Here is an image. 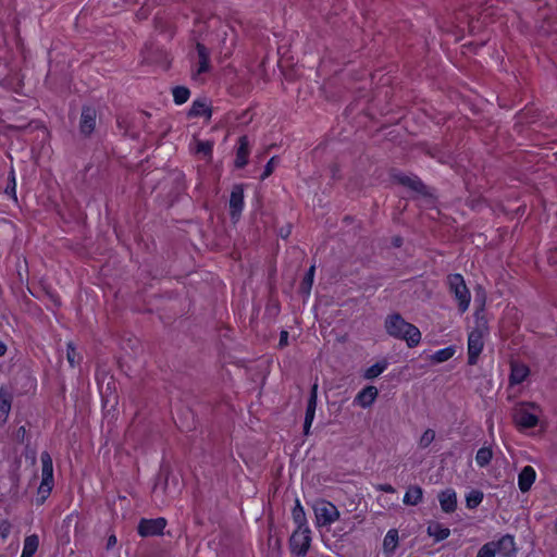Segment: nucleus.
I'll use <instances>...</instances> for the list:
<instances>
[{"instance_id": "31", "label": "nucleus", "mask_w": 557, "mask_h": 557, "mask_svg": "<svg viewBox=\"0 0 557 557\" xmlns=\"http://www.w3.org/2000/svg\"><path fill=\"white\" fill-rule=\"evenodd\" d=\"M483 497H484V495L481 491L472 490L466 496V506L469 509H474L482 503Z\"/></svg>"}, {"instance_id": "3", "label": "nucleus", "mask_w": 557, "mask_h": 557, "mask_svg": "<svg viewBox=\"0 0 557 557\" xmlns=\"http://www.w3.org/2000/svg\"><path fill=\"white\" fill-rule=\"evenodd\" d=\"M449 292L454 294L458 302V309L461 313L466 312L471 301V294L466 285L463 276L459 273L449 274L447 276Z\"/></svg>"}, {"instance_id": "52", "label": "nucleus", "mask_w": 557, "mask_h": 557, "mask_svg": "<svg viewBox=\"0 0 557 557\" xmlns=\"http://www.w3.org/2000/svg\"><path fill=\"white\" fill-rule=\"evenodd\" d=\"M555 528H556V531H557V521H556V525H555Z\"/></svg>"}, {"instance_id": "38", "label": "nucleus", "mask_w": 557, "mask_h": 557, "mask_svg": "<svg viewBox=\"0 0 557 557\" xmlns=\"http://www.w3.org/2000/svg\"><path fill=\"white\" fill-rule=\"evenodd\" d=\"M277 164V157H272L264 166L263 173L261 174V180H265L267 177H269L273 173Z\"/></svg>"}, {"instance_id": "21", "label": "nucleus", "mask_w": 557, "mask_h": 557, "mask_svg": "<svg viewBox=\"0 0 557 557\" xmlns=\"http://www.w3.org/2000/svg\"><path fill=\"white\" fill-rule=\"evenodd\" d=\"M212 115L211 108L207 104L205 100L197 99L194 100L191 103V107L189 108L187 112L188 117H199V116H207L210 119Z\"/></svg>"}, {"instance_id": "46", "label": "nucleus", "mask_w": 557, "mask_h": 557, "mask_svg": "<svg viewBox=\"0 0 557 557\" xmlns=\"http://www.w3.org/2000/svg\"><path fill=\"white\" fill-rule=\"evenodd\" d=\"M5 352H7V346L2 341H0V357L4 356Z\"/></svg>"}, {"instance_id": "13", "label": "nucleus", "mask_w": 557, "mask_h": 557, "mask_svg": "<svg viewBox=\"0 0 557 557\" xmlns=\"http://www.w3.org/2000/svg\"><path fill=\"white\" fill-rule=\"evenodd\" d=\"M97 112L92 107H83L79 120V131L85 136L90 135L96 126Z\"/></svg>"}, {"instance_id": "45", "label": "nucleus", "mask_w": 557, "mask_h": 557, "mask_svg": "<svg viewBox=\"0 0 557 557\" xmlns=\"http://www.w3.org/2000/svg\"><path fill=\"white\" fill-rule=\"evenodd\" d=\"M198 150L199 151H205V152H210L211 151V146L209 144L200 143L199 147H198Z\"/></svg>"}, {"instance_id": "28", "label": "nucleus", "mask_w": 557, "mask_h": 557, "mask_svg": "<svg viewBox=\"0 0 557 557\" xmlns=\"http://www.w3.org/2000/svg\"><path fill=\"white\" fill-rule=\"evenodd\" d=\"M387 367H388V362L386 360L379 361V362L372 364L371 367H369L364 371L363 376L367 380H373V379L377 377L380 374H382L386 370Z\"/></svg>"}, {"instance_id": "20", "label": "nucleus", "mask_w": 557, "mask_h": 557, "mask_svg": "<svg viewBox=\"0 0 557 557\" xmlns=\"http://www.w3.org/2000/svg\"><path fill=\"white\" fill-rule=\"evenodd\" d=\"M395 178L403 186H406V187H408L419 194H422V195L426 194V186L423 184V182L418 176H408L405 174H399V175H396Z\"/></svg>"}, {"instance_id": "23", "label": "nucleus", "mask_w": 557, "mask_h": 557, "mask_svg": "<svg viewBox=\"0 0 557 557\" xmlns=\"http://www.w3.org/2000/svg\"><path fill=\"white\" fill-rule=\"evenodd\" d=\"M423 490L419 485H410L403 498L405 505L417 506L422 502Z\"/></svg>"}, {"instance_id": "17", "label": "nucleus", "mask_w": 557, "mask_h": 557, "mask_svg": "<svg viewBox=\"0 0 557 557\" xmlns=\"http://www.w3.org/2000/svg\"><path fill=\"white\" fill-rule=\"evenodd\" d=\"M536 479V472L533 467L525 466L518 475V486L522 493H527L532 487Z\"/></svg>"}, {"instance_id": "37", "label": "nucleus", "mask_w": 557, "mask_h": 557, "mask_svg": "<svg viewBox=\"0 0 557 557\" xmlns=\"http://www.w3.org/2000/svg\"><path fill=\"white\" fill-rule=\"evenodd\" d=\"M476 557H496L494 543H485L478 552Z\"/></svg>"}, {"instance_id": "4", "label": "nucleus", "mask_w": 557, "mask_h": 557, "mask_svg": "<svg viewBox=\"0 0 557 557\" xmlns=\"http://www.w3.org/2000/svg\"><path fill=\"white\" fill-rule=\"evenodd\" d=\"M317 527H329L339 519L337 507L326 500L317 499L312 505Z\"/></svg>"}, {"instance_id": "11", "label": "nucleus", "mask_w": 557, "mask_h": 557, "mask_svg": "<svg viewBox=\"0 0 557 557\" xmlns=\"http://www.w3.org/2000/svg\"><path fill=\"white\" fill-rule=\"evenodd\" d=\"M166 519L162 517L154 519L141 518V537L163 534V530L166 527Z\"/></svg>"}, {"instance_id": "39", "label": "nucleus", "mask_w": 557, "mask_h": 557, "mask_svg": "<svg viewBox=\"0 0 557 557\" xmlns=\"http://www.w3.org/2000/svg\"><path fill=\"white\" fill-rule=\"evenodd\" d=\"M11 409V401L7 394L0 393V411L8 414Z\"/></svg>"}, {"instance_id": "16", "label": "nucleus", "mask_w": 557, "mask_h": 557, "mask_svg": "<svg viewBox=\"0 0 557 557\" xmlns=\"http://www.w3.org/2000/svg\"><path fill=\"white\" fill-rule=\"evenodd\" d=\"M196 50L198 54V66L194 74V77L210 71V51L209 49L200 42H197Z\"/></svg>"}, {"instance_id": "7", "label": "nucleus", "mask_w": 557, "mask_h": 557, "mask_svg": "<svg viewBox=\"0 0 557 557\" xmlns=\"http://www.w3.org/2000/svg\"><path fill=\"white\" fill-rule=\"evenodd\" d=\"M483 334L479 329L472 330L468 335V363L473 366L483 350Z\"/></svg>"}, {"instance_id": "33", "label": "nucleus", "mask_w": 557, "mask_h": 557, "mask_svg": "<svg viewBox=\"0 0 557 557\" xmlns=\"http://www.w3.org/2000/svg\"><path fill=\"white\" fill-rule=\"evenodd\" d=\"M454 354H455L454 347H451V346L445 347L443 349L435 351L432 355V360L436 363H441V362L449 360L454 356Z\"/></svg>"}, {"instance_id": "2", "label": "nucleus", "mask_w": 557, "mask_h": 557, "mask_svg": "<svg viewBox=\"0 0 557 557\" xmlns=\"http://www.w3.org/2000/svg\"><path fill=\"white\" fill-rule=\"evenodd\" d=\"M181 490L182 483L178 475L169 469H161L152 487V494L156 498L161 494L169 499H173L181 493Z\"/></svg>"}, {"instance_id": "22", "label": "nucleus", "mask_w": 557, "mask_h": 557, "mask_svg": "<svg viewBox=\"0 0 557 557\" xmlns=\"http://www.w3.org/2000/svg\"><path fill=\"white\" fill-rule=\"evenodd\" d=\"M292 518H293L294 523L296 524L295 530L310 529L308 525L305 509L301 506L300 500L298 498L296 499L295 506L292 510Z\"/></svg>"}, {"instance_id": "43", "label": "nucleus", "mask_w": 557, "mask_h": 557, "mask_svg": "<svg viewBox=\"0 0 557 557\" xmlns=\"http://www.w3.org/2000/svg\"><path fill=\"white\" fill-rule=\"evenodd\" d=\"M377 490L391 494L395 493V488L391 484H381Z\"/></svg>"}, {"instance_id": "9", "label": "nucleus", "mask_w": 557, "mask_h": 557, "mask_svg": "<svg viewBox=\"0 0 557 557\" xmlns=\"http://www.w3.org/2000/svg\"><path fill=\"white\" fill-rule=\"evenodd\" d=\"M317 401H318V383L315 382L311 386L310 396L307 404L306 414H305V421H304V433L305 435H308L310 432V428L312 425V422L314 420L315 409H317Z\"/></svg>"}, {"instance_id": "36", "label": "nucleus", "mask_w": 557, "mask_h": 557, "mask_svg": "<svg viewBox=\"0 0 557 557\" xmlns=\"http://www.w3.org/2000/svg\"><path fill=\"white\" fill-rule=\"evenodd\" d=\"M434 438H435V432L432 429H428L421 435V437L419 440V446L421 448H426L431 445V443L434 441Z\"/></svg>"}, {"instance_id": "50", "label": "nucleus", "mask_w": 557, "mask_h": 557, "mask_svg": "<svg viewBox=\"0 0 557 557\" xmlns=\"http://www.w3.org/2000/svg\"><path fill=\"white\" fill-rule=\"evenodd\" d=\"M12 128H16V129H24L26 128V125H16V126H11Z\"/></svg>"}, {"instance_id": "1", "label": "nucleus", "mask_w": 557, "mask_h": 557, "mask_svg": "<svg viewBox=\"0 0 557 557\" xmlns=\"http://www.w3.org/2000/svg\"><path fill=\"white\" fill-rule=\"evenodd\" d=\"M384 327L389 336L405 341L409 348L418 346L421 342L420 330L407 322L399 313L388 314L385 318Z\"/></svg>"}, {"instance_id": "32", "label": "nucleus", "mask_w": 557, "mask_h": 557, "mask_svg": "<svg viewBox=\"0 0 557 557\" xmlns=\"http://www.w3.org/2000/svg\"><path fill=\"white\" fill-rule=\"evenodd\" d=\"M4 194L9 196L11 199H13L15 202H17V196H16V180H15V172L13 169L10 170L8 175V184L4 189Z\"/></svg>"}, {"instance_id": "10", "label": "nucleus", "mask_w": 557, "mask_h": 557, "mask_svg": "<svg viewBox=\"0 0 557 557\" xmlns=\"http://www.w3.org/2000/svg\"><path fill=\"white\" fill-rule=\"evenodd\" d=\"M317 401H318V383L315 382L311 386L310 396L307 404L306 414H305V421H304V433L305 435H308L310 432V428L312 425V422L314 420L315 409H317Z\"/></svg>"}, {"instance_id": "15", "label": "nucleus", "mask_w": 557, "mask_h": 557, "mask_svg": "<svg viewBox=\"0 0 557 557\" xmlns=\"http://www.w3.org/2000/svg\"><path fill=\"white\" fill-rule=\"evenodd\" d=\"M438 502L445 513H451L457 508V494L453 488H446L438 494Z\"/></svg>"}, {"instance_id": "34", "label": "nucleus", "mask_w": 557, "mask_h": 557, "mask_svg": "<svg viewBox=\"0 0 557 557\" xmlns=\"http://www.w3.org/2000/svg\"><path fill=\"white\" fill-rule=\"evenodd\" d=\"M66 359L72 368L79 364L82 356L76 351V348L72 342L66 345Z\"/></svg>"}, {"instance_id": "40", "label": "nucleus", "mask_w": 557, "mask_h": 557, "mask_svg": "<svg viewBox=\"0 0 557 557\" xmlns=\"http://www.w3.org/2000/svg\"><path fill=\"white\" fill-rule=\"evenodd\" d=\"M52 485H53V482H49L47 485H45V479L41 480V484L38 488V493L42 495V502L50 494V492L52 490Z\"/></svg>"}, {"instance_id": "30", "label": "nucleus", "mask_w": 557, "mask_h": 557, "mask_svg": "<svg viewBox=\"0 0 557 557\" xmlns=\"http://www.w3.org/2000/svg\"><path fill=\"white\" fill-rule=\"evenodd\" d=\"M493 458V451L491 447H481L475 455V462L479 467H486Z\"/></svg>"}, {"instance_id": "42", "label": "nucleus", "mask_w": 557, "mask_h": 557, "mask_svg": "<svg viewBox=\"0 0 557 557\" xmlns=\"http://www.w3.org/2000/svg\"><path fill=\"white\" fill-rule=\"evenodd\" d=\"M287 341H288V332L283 330L281 333H280V341H278V346L280 347H284L287 345Z\"/></svg>"}, {"instance_id": "35", "label": "nucleus", "mask_w": 557, "mask_h": 557, "mask_svg": "<svg viewBox=\"0 0 557 557\" xmlns=\"http://www.w3.org/2000/svg\"><path fill=\"white\" fill-rule=\"evenodd\" d=\"M314 272H315V267L311 265L309 268V270L307 271V273L305 274L304 280L301 282V286H300L301 290L307 294H309L311 290V287L313 284V278H314Z\"/></svg>"}, {"instance_id": "41", "label": "nucleus", "mask_w": 557, "mask_h": 557, "mask_svg": "<svg viewBox=\"0 0 557 557\" xmlns=\"http://www.w3.org/2000/svg\"><path fill=\"white\" fill-rule=\"evenodd\" d=\"M10 531H11V524L5 520L2 521L0 523V535L3 540L8 537Z\"/></svg>"}, {"instance_id": "19", "label": "nucleus", "mask_w": 557, "mask_h": 557, "mask_svg": "<svg viewBox=\"0 0 557 557\" xmlns=\"http://www.w3.org/2000/svg\"><path fill=\"white\" fill-rule=\"evenodd\" d=\"M249 139L246 135L238 138V147L236 150L235 166L243 169L248 163Z\"/></svg>"}, {"instance_id": "48", "label": "nucleus", "mask_w": 557, "mask_h": 557, "mask_svg": "<svg viewBox=\"0 0 557 557\" xmlns=\"http://www.w3.org/2000/svg\"><path fill=\"white\" fill-rule=\"evenodd\" d=\"M281 236L286 238L289 234H290V230L287 228L286 231H284L283 228L281 230L280 232Z\"/></svg>"}, {"instance_id": "8", "label": "nucleus", "mask_w": 557, "mask_h": 557, "mask_svg": "<svg viewBox=\"0 0 557 557\" xmlns=\"http://www.w3.org/2000/svg\"><path fill=\"white\" fill-rule=\"evenodd\" d=\"M244 209V188L242 185H235L230 197V215L233 221H237Z\"/></svg>"}, {"instance_id": "6", "label": "nucleus", "mask_w": 557, "mask_h": 557, "mask_svg": "<svg viewBox=\"0 0 557 557\" xmlns=\"http://www.w3.org/2000/svg\"><path fill=\"white\" fill-rule=\"evenodd\" d=\"M311 541L310 529L294 530L289 537L290 553L296 557H305L310 549Z\"/></svg>"}, {"instance_id": "44", "label": "nucleus", "mask_w": 557, "mask_h": 557, "mask_svg": "<svg viewBox=\"0 0 557 557\" xmlns=\"http://www.w3.org/2000/svg\"><path fill=\"white\" fill-rule=\"evenodd\" d=\"M116 544V536L114 534L110 535L107 541V549H111Z\"/></svg>"}, {"instance_id": "25", "label": "nucleus", "mask_w": 557, "mask_h": 557, "mask_svg": "<svg viewBox=\"0 0 557 557\" xmlns=\"http://www.w3.org/2000/svg\"><path fill=\"white\" fill-rule=\"evenodd\" d=\"M428 534L433 537L435 542H441L450 535V530L440 522H432L428 525Z\"/></svg>"}, {"instance_id": "27", "label": "nucleus", "mask_w": 557, "mask_h": 557, "mask_svg": "<svg viewBox=\"0 0 557 557\" xmlns=\"http://www.w3.org/2000/svg\"><path fill=\"white\" fill-rule=\"evenodd\" d=\"M39 546V539L36 534H32L25 537L22 556L33 557Z\"/></svg>"}, {"instance_id": "12", "label": "nucleus", "mask_w": 557, "mask_h": 557, "mask_svg": "<svg viewBox=\"0 0 557 557\" xmlns=\"http://www.w3.org/2000/svg\"><path fill=\"white\" fill-rule=\"evenodd\" d=\"M494 543L495 553L503 557H516L517 548L515 537L510 534H505Z\"/></svg>"}, {"instance_id": "29", "label": "nucleus", "mask_w": 557, "mask_h": 557, "mask_svg": "<svg viewBox=\"0 0 557 557\" xmlns=\"http://www.w3.org/2000/svg\"><path fill=\"white\" fill-rule=\"evenodd\" d=\"M173 100L175 104L181 106L188 101L190 90L185 86H175L172 89Z\"/></svg>"}, {"instance_id": "49", "label": "nucleus", "mask_w": 557, "mask_h": 557, "mask_svg": "<svg viewBox=\"0 0 557 557\" xmlns=\"http://www.w3.org/2000/svg\"><path fill=\"white\" fill-rule=\"evenodd\" d=\"M25 432H26L25 426H21V428H18V430H17V435H21V434H22V435H24V434H25Z\"/></svg>"}, {"instance_id": "5", "label": "nucleus", "mask_w": 557, "mask_h": 557, "mask_svg": "<svg viewBox=\"0 0 557 557\" xmlns=\"http://www.w3.org/2000/svg\"><path fill=\"white\" fill-rule=\"evenodd\" d=\"M530 408L536 410L539 407L534 403H519L512 411L515 424L521 429H532L539 423V417L530 411Z\"/></svg>"}, {"instance_id": "26", "label": "nucleus", "mask_w": 557, "mask_h": 557, "mask_svg": "<svg viewBox=\"0 0 557 557\" xmlns=\"http://www.w3.org/2000/svg\"><path fill=\"white\" fill-rule=\"evenodd\" d=\"M398 546V531L396 529H391L387 531L384 540H383V550L387 555L394 554Z\"/></svg>"}, {"instance_id": "14", "label": "nucleus", "mask_w": 557, "mask_h": 557, "mask_svg": "<svg viewBox=\"0 0 557 557\" xmlns=\"http://www.w3.org/2000/svg\"><path fill=\"white\" fill-rule=\"evenodd\" d=\"M530 375V368L520 362L512 361L510 363L509 385L515 386L521 384Z\"/></svg>"}, {"instance_id": "51", "label": "nucleus", "mask_w": 557, "mask_h": 557, "mask_svg": "<svg viewBox=\"0 0 557 557\" xmlns=\"http://www.w3.org/2000/svg\"><path fill=\"white\" fill-rule=\"evenodd\" d=\"M141 115H147V116H149L150 114H149V113H147V112H145V111H141Z\"/></svg>"}, {"instance_id": "18", "label": "nucleus", "mask_w": 557, "mask_h": 557, "mask_svg": "<svg viewBox=\"0 0 557 557\" xmlns=\"http://www.w3.org/2000/svg\"><path fill=\"white\" fill-rule=\"evenodd\" d=\"M379 391L375 386H367L362 388L355 397V403L362 408L370 407L376 399Z\"/></svg>"}, {"instance_id": "24", "label": "nucleus", "mask_w": 557, "mask_h": 557, "mask_svg": "<svg viewBox=\"0 0 557 557\" xmlns=\"http://www.w3.org/2000/svg\"><path fill=\"white\" fill-rule=\"evenodd\" d=\"M40 460L42 479H45V485H47L49 482H53L52 458L48 451H42L40 455Z\"/></svg>"}, {"instance_id": "47", "label": "nucleus", "mask_w": 557, "mask_h": 557, "mask_svg": "<svg viewBox=\"0 0 557 557\" xmlns=\"http://www.w3.org/2000/svg\"><path fill=\"white\" fill-rule=\"evenodd\" d=\"M393 244L395 247H400L403 244V239L400 237H395Z\"/></svg>"}]
</instances>
